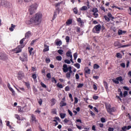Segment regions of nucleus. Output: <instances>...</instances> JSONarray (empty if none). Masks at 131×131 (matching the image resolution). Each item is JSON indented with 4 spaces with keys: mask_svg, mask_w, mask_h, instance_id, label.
<instances>
[{
    "mask_svg": "<svg viewBox=\"0 0 131 131\" xmlns=\"http://www.w3.org/2000/svg\"><path fill=\"white\" fill-rule=\"evenodd\" d=\"M104 18L105 20V21H107V22H109L110 21V18L108 17L107 15H104Z\"/></svg>",
    "mask_w": 131,
    "mask_h": 131,
    "instance_id": "nucleus-33",
    "label": "nucleus"
},
{
    "mask_svg": "<svg viewBox=\"0 0 131 131\" xmlns=\"http://www.w3.org/2000/svg\"><path fill=\"white\" fill-rule=\"evenodd\" d=\"M67 104L66 102H64V101H61V102L60 103V107H64V106H66Z\"/></svg>",
    "mask_w": 131,
    "mask_h": 131,
    "instance_id": "nucleus-24",
    "label": "nucleus"
},
{
    "mask_svg": "<svg viewBox=\"0 0 131 131\" xmlns=\"http://www.w3.org/2000/svg\"><path fill=\"white\" fill-rule=\"evenodd\" d=\"M36 41H37V39H35V40H33L31 42V46H33V45H34V42H36Z\"/></svg>",
    "mask_w": 131,
    "mask_h": 131,
    "instance_id": "nucleus-43",
    "label": "nucleus"
},
{
    "mask_svg": "<svg viewBox=\"0 0 131 131\" xmlns=\"http://www.w3.org/2000/svg\"><path fill=\"white\" fill-rule=\"evenodd\" d=\"M62 70L64 73L68 72V71H69V72L72 73V67H71V66H70L68 68L67 64H66L63 65Z\"/></svg>",
    "mask_w": 131,
    "mask_h": 131,
    "instance_id": "nucleus-5",
    "label": "nucleus"
},
{
    "mask_svg": "<svg viewBox=\"0 0 131 131\" xmlns=\"http://www.w3.org/2000/svg\"><path fill=\"white\" fill-rule=\"evenodd\" d=\"M32 77L33 79H36V74H33Z\"/></svg>",
    "mask_w": 131,
    "mask_h": 131,
    "instance_id": "nucleus-61",
    "label": "nucleus"
},
{
    "mask_svg": "<svg viewBox=\"0 0 131 131\" xmlns=\"http://www.w3.org/2000/svg\"><path fill=\"white\" fill-rule=\"evenodd\" d=\"M9 90L12 92V94L14 95L15 94V91H14V89H13V88H9Z\"/></svg>",
    "mask_w": 131,
    "mask_h": 131,
    "instance_id": "nucleus-63",
    "label": "nucleus"
},
{
    "mask_svg": "<svg viewBox=\"0 0 131 131\" xmlns=\"http://www.w3.org/2000/svg\"><path fill=\"white\" fill-rule=\"evenodd\" d=\"M72 73H70V72H68L66 74V77L68 78V79H70V77H71V74Z\"/></svg>",
    "mask_w": 131,
    "mask_h": 131,
    "instance_id": "nucleus-18",
    "label": "nucleus"
},
{
    "mask_svg": "<svg viewBox=\"0 0 131 131\" xmlns=\"http://www.w3.org/2000/svg\"><path fill=\"white\" fill-rule=\"evenodd\" d=\"M25 47V45H21L17 46L15 49H12V52H15V54H19L22 52V49Z\"/></svg>",
    "mask_w": 131,
    "mask_h": 131,
    "instance_id": "nucleus-3",
    "label": "nucleus"
},
{
    "mask_svg": "<svg viewBox=\"0 0 131 131\" xmlns=\"http://www.w3.org/2000/svg\"><path fill=\"white\" fill-rule=\"evenodd\" d=\"M56 104V100L55 99H51V106H54Z\"/></svg>",
    "mask_w": 131,
    "mask_h": 131,
    "instance_id": "nucleus-28",
    "label": "nucleus"
},
{
    "mask_svg": "<svg viewBox=\"0 0 131 131\" xmlns=\"http://www.w3.org/2000/svg\"><path fill=\"white\" fill-rule=\"evenodd\" d=\"M19 59L22 62H27V61H28V56L27 55V53H23V57H19Z\"/></svg>",
    "mask_w": 131,
    "mask_h": 131,
    "instance_id": "nucleus-9",
    "label": "nucleus"
},
{
    "mask_svg": "<svg viewBox=\"0 0 131 131\" xmlns=\"http://www.w3.org/2000/svg\"><path fill=\"white\" fill-rule=\"evenodd\" d=\"M121 67H122L123 68H125V63H122L120 64Z\"/></svg>",
    "mask_w": 131,
    "mask_h": 131,
    "instance_id": "nucleus-64",
    "label": "nucleus"
},
{
    "mask_svg": "<svg viewBox=\"0 0 131 131\" xmlns=\"http://www.w3.org/2000/svg\"><path fill=\"white\" fill-rule=\"evenodd\" d=\"M92 12L94 13H98L99 11L98 10V8H93L92 10Z\"/></svg>",
    "mask_w": 131,
    "mask_h": 131,
    "instance_id": "nucleus-45",
    "label": "nucleus"
},
{
    "mask_svg": "<svg viewBox=\"0 0 131 131\" xmlns=\"http://www.w3.org/2000/svg\"><path fill=\"white\" fill-rule=\"evenodd\" d=\"M15 117L18 120H21V118L20 117V116L18 115V114H15Z\"/></svg>",
    "mask_w": 131,
    "mask_h": 131,
    "instance_id": "nucleus-38",
    "label": "nucleus"
},
{
    "mask_svg": "<svg viewBox=\"0 0 131 131\" xmlns=\"http://www.w3.org/2000/svg\"><path fill=\"white\" fill-rule=\"evenodd\" d=\"M120 96H118V99H120V98H123V94H122V92H121L119 94Z\"/></svg>",
    "mask_w": 131,
    "mask_h": 131,
    "instance_id": "nucleus-59",
    "label": "nucleus"
},
{
    "mask_svg": "<svg viewBox=\"0 0 131 131\" xmlns=\"http://www.w3.org/2000/svg\"><path fill=\"white\" fill-rule=\"evenodd\" d=\"M112 80L116 84H119V81L121 83H122L123 82V79L121 76L118 77L116 79H113Z\"/></svg>",
    "mask_w": 131,
    "mask_h": 131,
    "instance_id": "nucleus-8",
    "label": "nucleus"
},
{
    "mask_svg": "<svg viewBox=\"0 0 131 131\" xmlns=\"http://www.w3.org/2000/svg\"><path fill=\"white\" fill-rule=\"evenodd\" d=\"M75 101L74 102V104H77L78 103V99H77V97L74 98Z\"/></svg>",
    "mask_w": 131,
    "mask_h": 131,
    "instance_id": "nucleus-57",
    "label": "nucleus"
},
{
    "mask_svg": "<svg viewBox=\"0 0 131 131\" xmlns=\"http://www.w3.org/2000/svg\"><path fill=\"white\" fill-rule=\"evenodd\" d=\"M38 103L39 104V105L40 106H41V105H42V99L41 98H40L39 101H38Z\"/></svg>",
    "mask_w": 131,
    "mask_h": 131,
    "instance_id": "nucleus-56",
    "label": "nucleus"
},
{
    "mask_svg": "<svg viewBox=\"0 0 131 131\" xmlns=\"http://www.w3.org/2000/svg\"><path fill=\"white\" fill-rule=\"evenodd\" d=\"M25 83L27 89H30V83H29V82H25Z\"/></svg>",
    "mask_w": 131,
    "mask_h": 131,
    "instance_id": "nucleus-37",
    "label": "nucleus"
},
{
    "mask_svg": "<svg viewBox=\"0 0 131 131\" xmlns=\"http://www.w3.org/2000/svg\"><path fill=\"white\" fill-rule=\"evenodd\" d=\"M93 68L94 69H99V68H100V66L97 63H95L94 64Z\"/></svg>",
    "mask_w": 131,
    "mask_h": 131,
    "instance_id": "nucleus-25",
    "label": "nucleus"
},
{
    "mask_svg": "<svg viewBox=\"0 0 131 131\" xmlns=\"http://www.w3.org/2000/svg\"><path fill=\"white\" fill-rule=\"evenodd\" d=\"M37 9V4H35L30 6L29 11L30 15H32L34 13H35V11Z\"/></svg>",
    "mask_w": 131,
    "mask_h": 131,
    "instance_id": "nucleus-4",
    "label": "nucleus"
},
{
    "mask_svg": "<svg viewBox=\"0 0 131 131\" xmlns=\"http://www.w3.org/2000/svg\"><path fill=\"white\" fill-rule=\"evenodd\" d=\"M25 74L23 73L22 71H20L18 73L17 78L18 80H22L23 78H24Z\"/></svg>",
    "mask_w": 131,
    "mask_h": 131,
    "instance_id": "nucleus-12",
    "label": "nucleus"
},
{
    "mask_svg": "<svg viewBox=\"0 0 131 131\" xmlns=\"http://www.w3.org/2000/svg\"><path fill=\"white\" fill-rule=\"evenodd\" d=\"M101 26L100 24L95 26L92 30L93 33H100L101 31Z\"/></svg>",
    "mask_w": 131,
    "mask_h": 131,
    "instance_id": "nucleus-6",
    "label": "nucleus"
},
{
    "mask_svg": "<svg viewBox=\"0 0 131 131\" xmlns=\"http://www.w3.org/2000/svg\"><path fill=\"white\" fill-rule=\"evenodd\" d=\"M31 36V32L30 31H28L25 34V38L26 39V38H29Z\"/></svg>",
    "mask_w": 131,
    "mask_h": 131,
    "instance_id": "nucleus-14",
    "label": "nucleus"
},
{
    "mask_svg": "<svg viewBox=\"0 0 131 131\" xmlns=\"http://www.w3.org/2000/svg\"><path fill=\"white\" fill-rule=\"evenodd\" d=\"M41 19H42V14L39 12L32 16L29 20H27L26 23L28 25H39L41 23Z\"/></svg>",
    "mask_w": 131,
    "mask_h": 131,
    "instance_id": "nucleus-1",
    "label": "nucleus"
},
{
    "mask_svg": "<svg viewBox=\"0 0 131 131\" xmlns=\"http://www.w3.org/2000/svg\"><path fill=\"white\" fill-rule=\"evenodd\" d=\"M63 50H61V49H59L57 51V53H58V54H59V55H63Z\"/></svg>",
    "mask_w": 131,
    "mask_h": 131,
    "instance_id": "nucleus-34",
    "label": "nucleus"
},
{
    "mask_svg": "<svg viewBox=\"0 0 131 131\" xmlns=\"http://www.w3.org/2000/svg\"><path fill=\"white\" fill-rule=\"evenodd\" d=\"M66 92H69L70 91V88L69 86H67L64 89Z\"/></svg>",
    "mask_w": 131,
    "mask_h": 131,
    "instance_id": "nucleus-49",
    "label": "nucleus"
},
{
    "mask_svg": "<svg viewBox=\"0 0 131 131\" xmlns=\"http://www.w3.org/2000/svg\"><path fill=\"white\" fill-rule=\"evenodd\" d=\"M127 47H131V44H127V45H123V46L121 45V46L120 47V48H126Z\"/></svg>",
    "mask_w": 131,
    "mask_h": 131,
    "instance_id": "nucleus-35",
    "label": "nucleus"
},
{
    "mask_svg": "<svg viewBox=\"0 0 131 131\" xmlns=\"http://www.w3.org/2000/svg\"><path fill=\"white\" fill-rule=\"evenodd\" d=\"M105 107L108 113H112V112H115V107H111V104H106Z\"/></svg>",
    "mask_w": 131,
    "mask_h": 131,
    "instance_id": "nucleus-7",
    "label": "nucleus"
},
{
    "mask_svg": "<svg viewBox=\"0 0 131 131\" xmlns=\"http://www.w3.org/2000/svg\"><path fill=\"white\" fill-rule=\"evenodd\" d=\"M93 16H94V18H98L99 17V14L96 13H93Z\"/></svg>",
    "mask_w": 131,
    "mask_h": 131,
    "instance_id": "nucleus-53",
    "label": "nucleus"
},
{
    "mask_svg": "<svg viewBox=\"0 0 131 131\" xmlns=\"http://www.w3.org/2000/svg\"><path fill=\"white\" fill-rule=\"evenodd\" d=\"M104 85L106 92H109L110 90H109V89L108 88V83L107 82H104Z\"/></svg>",
    "mask_w": 131,
    "mask_h": 131,
    "instance_id": "nucleus-17",
    "label": "nucleus"
},
{
    "mask_svg": "<svg viewBox=\"0 0 131 131\" xmlns=\"http://www.w3.org/2000/svg\"><path fill=\"white\" fill-rule=\"evenodd\" d=\"M66 42H69L70 40V37L69 36H67L66 37Z\"/></svg>",
    "mask_w": 131,
    "mask_h": 131,
    "instance_id": "nucleus-46",
    "label": "nucleus"
},
{
    "mask_svg": "<svg viewBox=\"0 0 131 131\" xmlns=\"http://www.w3.org/2000/svg\"><path fill=\"white\" fill-rule=\"evenodd\" d=\"M73 12H74V14H78V10H77V8H76V7L74 8Z\"/></svg>",
    "mask_w": 131,
    "mask_h": 131,
    "instance_id": "nucleus-29",
    "label": "nucleus"
},
{
    "mask_svg": "<svg viewBox=\"0 0 131 131\" xmlns=\"http://www.w3.org/2000/svg\"><path fill=\"white\" fill-rule=\"evenodd\" d=\"M54 43L56 45V46H59V47H60V46H62V41L56 39Z\"/></svg>",
    "mask_w": 131,
    "mask_h": 131,
    "instance_id": "nucleus-15",
    "label": "nucleus"
},
{
    "mask_svg": "<svg viewBox=\"0 0 131 131\" xmlns=\"http://www.w3.org/2000/svg\"><path fill=\"white\" fill-rule=\"evenodd\" d=\"M127 94H128L127 91H124L123 95V97H125L126 96H127Z\"/></svg>",
    "mask_w": 131,
    "mask_h": 131,
    "instance_id": "nucleus-62",
    "label": "nucleus"
},
{
    "mask_svg": "<svg viewBox=\"0 0 131 131\" xmlns=\"http://www.w3.org/2000/svg\"><path fill=\"white\" fill-rule=\"evenodd\" d=\"M0 5L5 8H11L12 4L5 0H0Z\"/></svg>",
    "mask_w": 131,
    "mask_h": 131,
    "instance_id": "nucleus-2",
    "label": "nucleus"
},
{
    "mask_svg": "<svg viewBox=\"0 0 131 131\" xmlns=\"http://www.w3.org/2000/svg\"><path fill=\"white\" fill-rule=\"evenodd\" d=\"M117 58H119L120 59H121L122 58V56H121V54L120 53H117L116 54Z\"/></svg>",
    "mask_w": 131,
    "mask_h": 131,
    "instance_id": "nucleus-36",
    "label": "nucleus"
},
{
    "mask_svg": "<svg viewBox=\"0 0 131 131\" xmlns=\"http://www.w3.org/2000/svg\"><path fill=\"white\" fill-rule=\"evenodd\" d=\"M25 39H26L25 38H24L20 40L19 43H20V46L21 45H24V44H23V42H24V41H25Z\"/></svg>",
    "mask_w": 131,
    "mask_h": 131,
    "instance_id": "nucleus-39",
    "label": "nucleus"
},
{
    "mask_svg": "<svg viewBox=\"0 0 131 131\" xmlns=\"http://www.w3.org/2000/svg\"><path fill=\"white\" fill-rule=\"evenodd\" d=\"M123 34V31L121 30H119L118 31V34L119 35H121Z\"/></svg>",
    "mask_w": 131,
    "mask_h": 131,
    "instance_id": "nucleus-54",
    "label": "nucleus"
},
{
    "mask_svg": "<svg viewBox=\"0 0 131 131\" xmlns=\"http://www.w3.org/2000/svg\"><path fill=\"white\" fill-rule=\"evenodd\" d=\"M81 11H86L88 10V7L84 6L80 8Z\"/></svg>",
    "mask_w": 131,
    "mask_h": 131,
    "instance_id": "nucleus-27",
    "label": "nucleus"
},
{
    "mask_svg": "<svg viewBox=\"0 0 131 131\" xmlns=\"http://www.w3.org/2000/svg\"><path fill=\"white\" fill-rule=\"evenodd\" d=\"M56 17H57V12H54L52 19L53 20H55Z\"/></svg>",
    "mask_w": 131,
    "mask_h": 131,
    "instance_id": "nucleus-41",
    "label": "nucleus"
},
{
    "mask_svg": "<svg viewBox=\"0 0 131 131\" xmlns=\"http://www.w3.org/2000/svg\"><path fill=\"white\" fill-rule=\"evenodd\" d=\"M77 22H78V23H79V26H80V27H83V21H82V20H81V18L80 17H79L77 19Z\"/></svg>",
    "mask_w": 131,
    "mask_h": 131,
    "instance_id": "nucleus-13",
    "label": "nucleus"
},
{
    "mask_svg": "<svg viewBox=\"0 0 131 131\" xmlns=\"http://www.w3.org/2000/svg\"><path fill=\"white\" fill-rule=\"evenodd\" d=\"M73 57H74V60H76V59H77V53H74L73 55Z\"/></svg>",
    "mask_w": 131,
    "mask_h": 131,
    "instance_id": "nucleus-51",
    "label": "nucleus"
},
{
    "mask_svg": "<svg viewBox=\"0 0 131 131\" xmlns=\"http://www.w3.org/2000/svg\"><path fill=\"white\" fill-rule=\"evenodd\" d=\"M83 86V83H79L77 86L78 89H80V88H82Z\"/></svg>",
    "mask_w": 131,
    "mask_h": 131,
    "instance_id": "nucleus-58",
    "label": "nucleus"
},
{
    "mask_svg": "<svg viewBox=\"0 0 131 131\" xmlns=\"http://www.w3.org/2000/svg\"><path fill=\"white\" fill-rule=\"evenodd\" d=\"M70 61L71 60H69V59H65L64 62L66 63L67 64H70V63H71Z\"/></svg>",
    "mask_w": 131,
    "mask_h": 131,
    "instance_id": "nucleus-55",
    "label": "nucleus"
},
{
    "mask_svg": "<svg viewBox=\"0 0 131 131\" xmlns=\"http://www.w3.org/2000/svg\"><path fill=\"white\" fill-rule=\"evenodd\" d=\"M68 112L69 115H70V116H73V113H72V112H71V111H70V110H68Z\"/></svg>",
    "mask_w": 131,
    "mask_h": 131,
    "instance_id": "nucleus-48",
    "label": "nucleus"
},
{
    "mask_svg": "<svg viewBox=\"0 0 131 131\" xmlns=\"http://www.w3.org/2000/svg\"><path fill=\"white\" fill-rule=\"evenodd\" d=\"M18 111L20 112V113H23V112H24V107H19Z\"/></svg>",
    "mask_w": 131,
    "mask_h": 131,
    "instance_id": "nucleus-31",
    "label": "nucleus"
},
{
    "mask_svg": "<svg viewBox=\"0 0 131 131\" xmlns=\"http://www.w3.org/2000/svg\"><path fill=\"white\" fill-rule=\"evenodd\" d=\"M60 116L61 119H64L66 117V114L65 113H60Z\"/></svg>",
    "mask_w": 131,
    "mask_h": 131,
    "instance_id": "nucleus-23",
    "label": "nucleus"
},
{
    "mask_svg": "<svg viewBox=\"0 0 131 131\" xmlns=\"http://www.w3.org/2000/svg\"><path fill=\"white\" fill-rule=\"evenodd\" d=\"M33 51V48H31L30 50H29V53L30 55L32 54V51Z\"/></svg>",
    "mask_w": 131,
    "mask_h": 131,
    "instance_id": "nucleus-47",
    "label": "nucleus"
},
{
    "mask_svg": "<svg viewBox=\"0 0 131 131\" xmlns=\"http://www.w3.org/2000/svg\"><path fill=\"white\" fill-rule=\"evenodd\" d=\"M57 87L59 88V89H63V85H62V84H60L59 83H58L57 84Z\"/></svg>",
    "mask_w": 131,
    "mask_h": 131,
    "instance_id": "nucleus-40",
    "label": "nucleus"
},
{
    "mask_svg": "<svg viewBox=\"0 0 131 131\" xmlns=\"http://www.w3.org/2000/svg\"><path fill=\"white\" fill-rule=\"evenodd\" d=\"M126 130H127V127L125 126L122 127V130H121L120 131H126Z\"/></svg>",
    "mask_w": 131,
    "mask_h": 131,
    "instance_id": "nucleus-42",
    "label": "nucleus"
},
{
    "mask_svg": "<svg viewBox=\"0 0 131 131\" xmlns=\"http://www.w3.org/2000/svg\"><path fill=\"white\" fill-rule=\"evenodd\" d=\"M74 66H75V67H76L77 69H79V68H80V64L79 63H75Z\"/></svg>",
    "mask_w": 131,
    "mask_h": 131,
    "instance_id": "nucleus-30",
    "label": "nucleus"
},
{
    "mask_svg": "<svg viewBox=\"0 0 131 131\" xmlns=\"http://www.w3.org/2000/svg\"><path fill=\"white\" fill-rule=\"evenodd\" d=\"M44 47L45 48L43 50V52H48V51H50V49L49 48V46L45 45Z\"/></svg>",
    "mask_w": 131,
    "mask_h": 131,
    "instance_id": "nucleus-19",
    "label": "nucleus"
},
{
    "mask_svg": "<svg viewBox=\"0 0 131 131\" xmlns=\"http://www.w3.org/2000/svg\"><path fill=\"white\" fill-rule=\"evenodd\" d=\"M31 117L32 121H34V122H37V120H36V118L35 117V116L34 115H32Z\"/></svg>",
    "mask_w": 131,
    "mask_h": 131,
    "instance_id": "nucleus-20",
    "label": "nucleus"
},
{
    "mask_svg": "<svg viewBox=\"0 0 131 131\" xmlns=\"http://www.w3.org/2000/svg\"><path fill=\"white\" fill-rule=\"evenodd\" d=\"M114 46L115 47H118V48H120L121 46V44H119V42L118 41L115 42Z\"/></svg>",
    "mask_w": 131,
    "mask_h": 131,
    "instance_id": "nucleus-22",
    "label": "nucleus"
},
{
    "mask_svg": "<svg viewBox=\"0 0 131 131\" xmlns=\"http://www.w3.org/2000/svg\"><path fill=\"white\" fill-rule=\"evenodd\" d=\"M66 24L67 25H70L72 24V19L68 20L66 22Z\"/></svg>",
    "mask_w": 131,
    "mask_h": 131,
    "instance_id": "nucleus-26",
    "label": "nucleus"
},
{
    "mask_svg": "<svg viewBox=\"0 0 131 131\" xmlns=\"http://www.w3.org/2000/svg\"><path fill=\"white\" fill-rule=\"evenodd\" d=\"M0 60H3L4 61L8 60V56L5 53H0Z\"/></svg>",
    "mask_w": 131,
    "mask_h": 131,
    "instance_id": "nucleus-10",
    "label": "nucleus"
},
{
    "mask_svg": "<svg viewBox=\"0 0 131 131\" xmlns=\"http://www.w3.org/2000/svg\"><path fill=\"white\" fill-rule=\"evenodd\" d=\"M51 79H52V82H53L54 83H57V80H56V79H55V78L52 77Z\"/></svg>",
    "mask_w": 131,
    "mask_h": 131,
    "instance_id": "nucleus-50",
    "label": "nucleus"
},
{
    "mask_svg": "<svg viewBox=\"0 0 131 131\" xmlns=\"http://www.w3.org/2000/svg\"><path fill=\"white\" fill-rule=\"evenodd\" d=\"M52 113L53 114H57V111L56 110V108H53L52 110Z\"/></svg>",
    "mask_w": 131,
    "mask_h": 131,
    "instance_id": "nucleus-52",
    "label": "nucleus"
},
{
    "mask_svg": "<svg viewBox=\"0 0 131 131\" xmlns=\"http://www.w3.org/2000/svg\"><path fill=\"white\" fill-rule=\"evenodd\" d=\"M85 73H87V74H91V69H90V68L86 67L84 69Z\"/></svg>",
    "mask_w": 131,
    "mask_h": 131,
    "instance_id": "nucleus-16",
    "label": "nucleus"
},
{
    "mask_svg": "<svg viewBox=\"0 0 131 131\" xmlns=\"http://www.w3.org/2000/svg\"><path fill=\"white\" fill-rule=\"evenodd\" d=\"M56 59L57 60V61H62V56H57L56 57Z\"/></svg>",
    "mask_w": 131,
    "mask_h": 131,
    "instance_id": "nucleus-32",
    "label": "nucleus"
},
{
    "mask_svg": "<svg viewBox=\"0 0 131 131\" xmlns=\"http://www.w3.org/2000/svg\"><path fill=\"white\" fill-rule=\"evenodd\" d=\"M66 55L67 57H70L71 58L70 61L72 62V63H74V61H73V59L72 58V53L70 50L68 51V52L66 53Z\"/></svg>",
    "mask_w": 131,
    "mask_h": 131,
    "instance_id": "nucleus-11",
    "label": "nucleus"
},
{
    "mask_svg": "<svg viewBox=\"0 0 131 131\" xmlns=\"http://www.w3.org/2000/svg\"><path fill=\"white\" fill-rule=\"evenodd\" d=\"M16 27V25H14V24H11V27L9 28L10 31H14V29Z\"/></svg>",
    "mask_w": 131,
    "mask_h": 131,
    "instance_id": "nucleus-21",
    "label": "nucleus"
},
{
    "mask_svg": "<svg viewBox=\"0 0 131 131\" xmlns=\"http://www.w3.org/2000/svg\"><path fill=\"white\" fill-rule=\"evenodd\" d=\"M101 122L104 123L106 122V119L104 118H101Z\"/></svg>",
    "mask_w": 131,
    "mask_h": 131,
    "instance_id": "nucleus-60",
    "label": "nucleus"
},
{
    "mask_svg": "<svg viewBox=\"0 0 131 131\" xmlns=\"http://www.w3.org/2000/svg\"><path fill=\"white\" fill-rule=\"evenodd\" d=\"M40 84L42 88H44V89H47V85L45 84L42 82H41Z\"/></svg>",
    "mask_w": 131,
    "mask_h": 131,
    "instance_id": "nucleus-44",
    "label": "nucleus"
}]
</instances>
